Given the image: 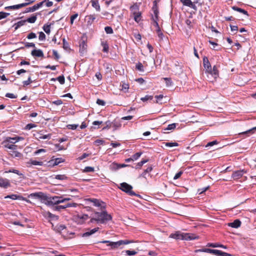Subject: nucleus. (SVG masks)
<instances>
[{
    "instance_id": "obj_1",
    "label": "nucleus",
    "mask_w": 256,
    "mask_h": 256,
    "mask_svg": "<svg viewBox=\"0 0 256 256\" xmlns=\"http://www.w3.org/2000/svg\"><path fill=\"white\" fill-rule=\"evenodd\" d=\"M112 219L111 215L108 214L106 211L95 212L93 214V217L90 220V222H96L98 224H104Z\"/></svg>"
},
{
    "instance_id": "obj_2",
    "label": "nucleus",
    "mask_w": 256,
    "mask_h": 256,
    "mask_svg": "<svg viewBox=\"0 0 256 256\" xmlns=\"http://www.w3.org/2000/svg\"><path fill=\"white\" fill-rule=\"evenodd\" d=\"M170 238L176 240H191L198 239L199 236H196L194 234L192 233H183L180 232H176L174 234H170Z\"/></svg>"
},
{
    "instance_id": "obj_3",
    "label": "nucleus",
    "mask_w": 256,
    "mask_h": 256,
    "mask_svg": "<svg viewBox=\"0 0 256 256\" xmlns=\"http://www.w3.org/2000/svg\"><path fill=\"white\" fill-rule=\"evenodd\" d=\"M131 242V241L128 240H120L116 242H110L108 246H110L112 249L122 248V246L128 244Z\"/></svg>"
},
{
    "instance_id": "obj_4",
    "label": "nucleus",
    "mask_w": 256,
    "mask_h": 256,
    "mask_svg": "<svg viewBox=\"0 0 256 256\" xmlns=\"http://www.w3.org/2000/svg\"><path fill=\"white\" fill-rule=\"evenodd\" d=\"M132 14L134 20L138 22L141 20V12L138 10L137 6H133L130 7Z\"/></svg>"
},
{
    "instance_id": "obj_5",
    "label": "nucleus",
    "mask_w": 256,
    "mask_h": 256,
    "mask_svg": "<svg viewBox=\"0 0 256 256\" xmlns=\"http://www.w3.org/2000/svg\"><path fill=\"white\" fill-rule=\"evenodd\" d=\"M120 188L122 191L128 193L130 196H136V195L135 192L132 190V187L130 185L128 184L126 182H122V183L120 184Z\"/></svg>"
},
{
    "instance_id": "obj_6",
    "label": "nucleus",
    "mask_w": 256,
    "mask_h": 256,
    "mask_svg": "<svg viewBox=\"0 0 256 256\" xmlns=\"http://www.w3.org/2000/svg\"><path fill=\"white\" fill-rule=\"evenodd\" d=\"M32 2H34V1H32L29 2H24V3H22V4H18L8 6L6 7L5 9H6V10H17V9L20 8H22L24 7Z\"/></svg>"
},
{
    "instance_id": "obj_7",
    "label": "nucleus",
    "mask_w": 256,
    "mask_h": 256,
    "mask_svg": "<svg viewBox=\"0 0 256 256\" xmlns=\"http://www.w3.org/2000/svg\"><path fill=\"white\" fill-rule=\"evenodd\" d=\"M96 14H90L86 16L84 20L88 26H91L96 19Z\"/></svg>"
},
{
    "instance_id": "obj_8",
    "label": "nucleus",
    "mask_w": 256,
    "mask_h": 256,
    "mask_svg": "<svg viewBox=\"0 0 256 256\" xmlns=\"http://www.w3.org/2000/svg\"><path fill=\"white\" fill-rule=\"evenodd\" d=\"M246 172V170H236L233 172L232 177L234 180L239 179Z\"/></svg>"
},
{
    "instance_id": "obj_9",
    "label": "nucleus",
    "mask_w": 256,
    "mask_h": 256,
    "mask_svg": "<svg viewBox=\"0 0 256 256\" xmlns=\"http://www.w3.org/2000/svg\"><path fill=\"white\" fill-rule=\"evenodd\" d=\"M86 201L92 202L94 206L102 208L103 207L102 205L104 204L102 201L96 198H88Z\"/></svg>"
},
{
    "instance_id": "obj_10",
    "label": "nucleus",
    "mask_w": 256,
    "mask_h": 256,
    "mask_svg": "<svg viewBox=\"0 0 256 256\" xmlns=\"http://www.w3.org/2000/svg\"><path fill=\"white\" fill-rule=\"evenodd\" d=\"M46 1V0H44L42 2H40L38 4H34L32 7H30L27 8L26 12H33L38 9L40 8L42 4Z\"/></svg>"
},
{
    "instance_id": "obj_11",
    "label": "nucleus",
    "mask_w": 256,
    "mask_h": 256,
    "mask_svg": "<svg viewBox=\"0 0 256 256\" xmlns=\"http://www.w3.org/2000/svg\"><path fill=\"white\" fill-rule=\"evenodd\" d=\"M10 186L8 180L0 177V187L6 188Z\"/></svg>"
},
{
    "instance_id": "obj_12",
    "label": "nucleus",
    "mask_w": 256,
    "mask_h": 256,
    "mask_svg": "<svg viewBox=\"0 0 256 256\" xmlns=\"http://www.w3.org/2000/svg\"><path fill=\"white\" fill-rule=\"evenodd\" d=\"M30 198H38L41 200L46 199V195L42 192L32 193L28 196Z\"/></svg>"
},
{
    "instance_id": "obj_13",
    "label": "nucleus",
    "mask_w": 256,
    "mask_h": 256,
    "mask_svg": "<svg viewBox=\"0 0 256 256\" xmlns=\"http://www.w3.org/2000/svg\"><path fill=\"white\" fill-rule=\"evenodd\" d=\"M154 6L152 8L154 16H152V20H158V8L156 4V0L154 2Z\"/></svg>"
},
{
    "instance_id": "obj_14",
    "label": "nucleus",
    "mask_w": 256,
    "mask_h": 256,
    "mask_svg": "<svg viewBox=\"0 0 256 256\" xmlns=\"http://www.w3.org/2000/svg\"><path fill=\"white\" fill-rule=\"evenodd\" d=\"M99 230V228H95L93 229H88V230L82 234V237H88L94 234Z\"/></svg>"
},
{
    "instance_id": "obj_15",
    "label": "nucleus",
    "mask_w": 256,
    "mask_h": 256,
    "mask_svg": "<svg viewBox=\"0 0 256 256\" xmlns=\"http://www.w3.org/2000/svg\"><path fill=\"white\" fill-rule=\"evenodd\" d=\"M206 72L209 74H211L214 80H216L218 76V71L216 66L213 67L212 70L211 68V70H208Z\"/></svg>"
},
{
    "instance_id": "obj_16",
    "label": "nucleus",
    "mask_w": 256,
    "mask_h": 256,
    "mask_svg": "<svg viewBox=\"0 0 256 256\" xmlns=\"http://www.w3.org/2000/svg\"><path fill=\"white\" fill-rule=\"evenodd\" d=\"M31 54L33 56L44 57V53L41 50H34L32 51Z\"/></svg>"
},
{
    "instance_id": "obj_17",
    "label": "nucleus",
    "mask_w": 256,
    "mask_h": 256,
    "mask_svg": "<svg viewBox=\"0 0 256 256\" xmlns=\"http://www.w3.org/2000/svg\"><path fill=\"white\" fill-rule=\"evenodd\" d=\"M184 6H189L194 9L196 8L195 4L191 1V0H180Z\"/></svg>"
},
{
    "instance_id": "obj_18",
    "label": "nucleus",
    "mask_w": 256,
    "mask_h": 256,
    "mask_svg": "<svg viewBox=\"0 0 256 256\" xmlns=\"http://www.w3.org/2000/svg\"><path fill=\"white\" fill-rule=\"evenodd\" d=\"M77 206L76 203H69L64 206H59L56 207V210H59L61 208L64 209L70 207H76Z\"/></svg>"
},
{
    "instance_id": "obj_19",
    "label": "nucleus",
    "mask_w": 256,
    "mask_h": 256,
    "mask_svg": "<svg viewBox=\"0 0 256 256\" xmlns=\"http://www.w3.org/2000/svg\"><path fill=\"white\" fill-rule=\"evenodd\" d=\"M241 222L239 220H236L228 224V226L234 228H238L240 226Z\"/></svg>"
},
{
    "instance_id": "obj_20",
    "label": "nucleus",
    "mask_w": 256,
    "mask_h": 256,
    "mask_svg": "<svg viewBox=\"0 0 256 256\" xmlns=\"http://www.w3.org/2000/svg\"><path fill=\"white\" fill-rule=\"evenodd\" d=\"M203 63L204 68L206 69V71L208 70H211V65L208 61V58L206 57H204L203 58Z\"/></svg>"
},
{
    "instance_id": "obj_21",
    "label": "nucleus",
    "mask_w": 256,
    "mask_h": 256,
    "mask_svg": "<svg viewBox=\"0 0 256 256\" xmlns=\"http://www.w3.org/2000/svg\"><path fill=\"white\" fill-rule=\"evenodd\" d=\"M90 2L93 8H94L97 12H100V7L98 2L96 0H91Z\"/></svg>"
},
{
    "instance_id": "obj_22",
    "label": "nucleus",
    "mask_w": 256,
    "mask_h": 256,
    "mask_svg": "<svg viewBox=\"0 0 256 256\" xmlns=\"http://www.w3.org/2000/svg\"><path fill=\"white\" fill-rule=\"evenodd\" d=\"M3 144L4 147L7 148L9 149H12V150L15 149L16 146V145H14V144L10 143L9 142H7L6 140H5L3 142Z\"/></svg>"
},
{
    "instance_id": "obj_23",
    "label": "nucleus",
    "mask_w": 256,
    "mask_h": 256,
    "mask_svg": "<svg viewBox=\"0 0 256 256\" xmlns=\"http://www.w3.org/2000/svg\"><path fill=\"white\" fill-rule=\"evenodd\" d=\"M207 246L212 248H222L224 249L226 248V246L217 243H209L208 244Z\"/></svg>"
},
{
    "instance_id": "obj_24",
    "label": "nucleus",
    "mask_w": 256,
    "mask_h": 256,
    "mask_svg": "<svg viewBox=\"0 0 256 256\" xmlns=\"http://www.w3.org/2000/svg\"><path fill=\"white\" fill-rule=\"evenodd\" d=\"M232 9L234 10H236V11L238 12H240L242 13L243 14L246 15L247 16H248V13L247 11L245 10L244 9L239 8L236 7V6H233L232 7Z\"/></svg>"
},
{
    "instance_id": "obj_25",
    "label": "nucleus",
    "mask_w": 256,
    "mask_h": 256,
    "mask_svg": "<svg viewBox=\"0 0 256 256\" xmlns=\"http://www.w3.org/2000/svg\"><path fill=\"white\" fill-rule=\"evenodd\" d=\"M87 45L86 43L82 41L80 44V52L81 53H84L86 49Z\"/></svg>"
},
{
    "instance_id": "obj_26",
    "label": "nucleus",
    "mask_w": 256,
    "mask_h": 256,
    "mask_svg": "<svg viewBox=\"0 0 256 256\" xmlns=\"http://www.w3.org/2000/svg\"><path fill=\"white\" fill-rule=\"evenodd\" d=\"M210 254H214V255H216V256H221V254L222 253V252L220 250H212V249H210Z\"/></svg>"
},
{
    "instance_id": "obj_27",
    "label": "nucleus",
    "mask_w": 256,
    "mask_h": 256,
    "mask_svg": "<svg viewBox=\"0 0 256 256\" xmlns=\"http://www.w3.org/2000/svg\"><path fill=\"white\" fill-rule=\"evenodd\" d=\"M102 45L103 47L102 51L105 52H108V46L106 42H102Z\"/></svg>"
},
{
    "instance_id": "obj_28",
    "label": "nucleus",
    "mask_w": 256,
    "mask_h": 256,
    "mask_svg": "<svg viewBox=\"0 0 256 256\" xmlns=\"http://www.w3.org/2000/svg\"><path fill=\"white\" fill-rule=\"evenodd\" d=\"M156 33L158 34V36L160 38V40H162L164 39V35L163 34L160 28H158V29L156 30Z\"/></svg>"
},
{
    "instance_id": "obj_29",
    "label": "nucleus",
    "mask_w": 256,
    "mask_h": 256,
    "mask_svg": "<svg viewBox=\"0 0 256 256\" xmlns=\"http://www.w3.org/2000/svg\"><path fill=\"white\" fill-rule=\"evenodd\" d=\"M36 18H37V17L36 16H32L30 17V18H28L27 20H26L27 22H28L30 23H34L36 21Z\"/></svg>"
},
{
    "instance_id": "obj_30",
    "label": "nucleus",
    "mask_w": 256,
    "mask_h": 256,
    "mask_svg": "<svg viewBox=\"0 0 256 256\" xmlns=\"http://www.w3.org/2000/svg\"><path fill=\"white\" fill-rule=\"evenodd\" d=\"M45 214L46 216H48L49 218L53 219V220H58V216L54 215V214H52V213H50V212H45Z\"/></svg>"
},
{
    "instance_id": "obj_31",
    "label": "nucleus",
    "mask_w": 256,
    "mask_h": 256,
    "mask_svg": "<svg viewBox=\"0 0 256 256\" xmlns=\"http://www.w3.org/2000/svg\"><path fill=\"white\" fill-rule=\"evenodd\" d=\"M4 172L5 173L13 172V173H14V174L18 175V176H23L22 174L20 173L18 170H15V169H10L9 170L6 171Z\"/></svg>"
},
{
    "instance_id": "obj_32",
    "label": "nucleus",
    "mask_w": 256,
    "mask_h": 256,
    "mask_svg": "<svg viewBox=\"0 0 256 256\" xmlns=\"http://www.w3.org/2000/svg\"><path fill=\"white\" fill-rule=\"evenodd\" d=\"M26 22V20H20V21H19L16 24V29H17L18 28L24 26Z\"/></svg>"
},
{
    "instance_id": "obj_33",
    "label": "nucleus",
    "mask_w": 256,
    "mask_h": 256,
    "mask_svg": "<svg viewBox=\"0 0 256 256\" xmlns=\"http://www.w3.org/2000/svg\"><path fill=\"white\" fill-rule=\"evenodd\" d=\"M176 123H173V124H170L168 125V126L166 128L164 129V130H174L176 128Z\"/></svg>"
},
{
    "instance_id": "obj_34",
    "label": "nucleus",
    "mask_w": 256,
    "mask_h": 256,
    "mask_svg": "<svg viewBox=\"0 0 256 256\" xmlns=\"http://www.w3.org/2000/svg\"><path fill=\"white\" fill-rule=\"evenodd\" d=\"M43 30H44L47 34H49L50 32V25L48 24H44L43 26Z\"/></svg>"
},
{
    "instance_id": "obj_35",
    "label": "nucleus",
    "mask_w": 256,
    "mask_h": 256,
    "mask_svg": "<svg viewBox=\"0 0 256 256\" xmlns=\"http://www.w3.org/2000/svg\"><path fill=\"white\" fill-rule=\"evenodd\" d=\"M40 136L37 138L38 139H46V138H50L51 136L50 134H44L42 135V134H40Z\"/></svg>"
},
{
    "instance_id": "obj_36",
    "label": "nucleus",
    "mask_w": 256,
    "mask_h": 256,
    "mask_svg": "<svg viewBox=\"0 0 256 256\" xmlns=\"http://www.w3.org/2000/svg\"><path fill=\"white\" fill-rule=\"evenodd\" d=\"M28 163L32 165L42 166V162L36 161L35 160H30Z\"/></svg>"
},
{
    "instance_id": "obj_37",
    "label": "nucleus",
    "mask_w": 256,
    "mask_h": 256,
    "mask_svg": "<svg viewBox=\"0 0 256 256\" xmlns=\"http://www.w3.org/2000/svg\"><path fill=\"white\" fill-rule=\"evenodd\" d=\"M165 146L168 147H173V146H178V144L177 142H166Z\"/></svg>"
},
{
    "instance_id": "obj_38",
    "label": "nucleus",
    "mask_w": 256,
    "mask_h": 256,
    "mask_svg": "<svg viewBox=\"0 0 256 256\" xmlns=\"http://www.w3.org/2000/svg\"><path fill=\"white\" fill-rule=\"evenodd\" d=\"M21 198H22L21 196H18L16 194H12V195L7 196H5L4 198H10L12 200H16V199Z\"/></svg>"
},
{
    "instance_id": "obj_39",
    "label": "nucleus",
    "mask_w": 256,
    "mask_h": 256,
    "mask_svg": "<svg viewBox=\"0 0 256 256\" xmlns=\"http://www.w3.org/2000/svg\"><path fill=\"white\" fill-rule=\"evenodd\" d=\"M67 177L64 174H58L56 176L55 178L60 180H64L66 179Z\"/></svg>"
},
{
    "instance_id": "obj_40",
    "label": "nucleus",
    "mask_w": 256,
    "mask_h": 256,
    "mask_svg": "<svg viewBox=\"0 0 256 256\" xmlns=\"http://www.w3.org/2000/svg\"><path fill=\"white\" fill-rule=\"evenodd\" d=\"M44 200V203L46 204L48 206L53 205V204L52 202V201L50 198H47L46 196V199Z\"/></svg>"
},
{
    "instance_id": "obj_41",
    "label": "nucleus",
    "mask_w": 256,
    "mask_h": 256,
    "mask_svg": "<svg viewBox=\"0 0 256 256\" xmlns=\"http://www.w3.org/2000/svg\"><path fill=\"white\" fill-rule=\"evenodd\" d=\"M141 154V152H137L132 156V159L133 161L136 160L140 156Z\"/></svg>"
},
{
    "instance_id": "obj_42",
    "label": "nucleus",
    "mask_w": 256,
    "mask_h": 256,
    "mask_svg": "<svg viewBox=\"0 0 256 256\" xmlns=\"http://www.w3.org/2000/svg\"><path fill=\"white\" fill-rule=\"evenodd\" d=\"M105 32L108 34H112L113 33V30L110 26H106L104 28Z\"/></svg>"
},
{
    "instance_id": "obj_43",
    "label": "nucleus",
    "mask_w": 256,
    "mask_h": 256,
    "mask_svg": "<svg viewBox=\"0 0 256 256\" xmlns=\"http://www.w3.org/2000/svg\"><path fill=\"white\" fill-rule=\"evenodd\" d=\"M50 198L52 201V202L53 204V205L58 204V196L50 197Z\"/></svg>"
},
{
    "instance_id": "obj_44",
    "label": "nucleus",
    "mask_w": 256,
    "mask_h": 256,
    "mask_svg": "<svg viewBox=\"0 0 256 256\" xmlns=\"http://www.w3.org/2000/svg\"><path fill=\"white\" fill-rule=\"evenodd\" d=\"M38 38L40 40H44L46 39L45 34L42 32H40Z\"/></svg>"
},
{
    "instance_id": "obj_45",
    "label": "nucleus",
    "mask_w": 256,
    "mask_h": 256,
    "mask_svg": "<svg viewBox=\"0 0 256 256\" xmlns=\"http://www.w3.org/2000/svg\"><path fill=\"white\" fill-rule=\"evenodd\" d=\"M10 15L9 13H6L4 12H0V20L6 18L8 16Z\"/></svg>"
},
{
    "instance_id": "obj_46",
    "label": "nucleus",
    "mask_w": 256,
    "mask_h": 256,
    "mask_svg": "<svg viewBox=\"0 0 256 256\" xmlns=\"http://www.w3.org/2000/svg\"><path fill=\"white\" fill-rule=\"evenodd\" d=\"M152 98L153 97L152 96L146 95L144 97L142 98L140 100L143 102H145L148 100H152Z\"/></svg>"
},
{
    "instance_id": "obj_47",
    "label": "nucleus",
    "mask_w": 256,
    "mask_h": 256,
    "mask_svg": "<svg viewBox=\"0 0 256 256\" xmlns=\"http://www.w3.org/2000/svg\"><path fill=\"white\" fill-rule=\"evenodd\" d=\"M13 139H15V137L14 138H10V137H8L6 138V140L10 143H11L12 144H15L16 142H15L16 140H14Z\"/></svg>"
},
{
    "instance_id": "obj_48",
    "label": "nucleus",
    "mask_w": 256,
    "mask_h": 256,
    "mask_svg": "<svg viewBox=\"0 0 256 256\" xmlns=\"http://www.w3.org/2000/svg\"><path fill=\"white\" fill-rule=\"evenodd\" d=\"M136 68L139 71H140V72H143L144 71L143 66L140 62H139L138 64H136Z\"/></svg>"
},
{
    "instance_id": "obj_49",
    "label": "nucleus",
    "mask_w": 256,
    "mask_h": 256,
    "mask_svg": "<svg viewBox=\"0 0 256 256\" xmlns=\"http://www.w3.org/2000/svg\"><path fill=\"white\" fill-rule=\"evenodd\" d=\"M57 80L60 82V83L62 84H64V77L63 76H59L57 78Z\"/></svg>"
},
{
    "instance_id": "obj_50",
    "label": "nucleus",
    "mask_w": 256,
    "mask_h": 256,
    "mask_svg": "<svg viewBox=\"0 0 256 256\" xmlns=\"http://www.w3.org/2000/svg\"><path fill=\"white\" fill-rule=\"evenodd\" d=\"M94 171V168L93 167L91 166H86L84 169V172H92Z\"/></svg>"
},
{
    "instance_id": "obj_51",
    "label": "nucleus",
    "mask_w": 256,
    "mask_h": 256,
    "mask_svg": "<svg viewBox=\"0 0 256 256\" xmlns=\"http://www.w3.org/2000/svg\"><path fill=\"white\" fill-rule=\"evenodd\" d=\"M125 252L128 256L134 255L137 253V252L134 250H126L125 251Z\"/></svg>"
},
{
    "instance_id": "obj_52",
    "label": "nucleus",
    "mask_w": 256,
    "mask_h": 256,
    "mask_svg": "<svg viewBox=\"0 0 256 256\" xmlns=\"http://www.w3.org/2000/svg\"><path fill=\"white\" fill-rule=\"evenodd\" d=\"M67 127L68 129L70 130H76L78 127V124H68Z\"/></svg>"
},
{
    "instance_id": "obj_53",
    "label": "nucleus",
    "mask_w": 256,
    "mask_h": 256,
    "mask_svg": "<svg viewBox=\"0 0 256 256\" xmlns=\"http://www.w3.org/2000/svg\"><path fill=\"white\" fill-rule=\"evenodd\" d=\"M208 188H209V186H206L205 188H200L198 190V192L199 193V194H202L203 192H206L207 190H208Z\"/></svg>"
},
{
    "instance_id": "obj_54",
    "label": "nucleus",
    "mask_w": 256,
    "mask_h": 256,
    "mask_svg": "<svg viewBox=\"0 0 256 256\" xmlns=\"http://www.w3.org/2000/svg\"><path fill=\"white\" fill-rule=\"evenodd\" d=\"M78 16V14H73L72 16H70V24H74V20Z\"/></svg>"
},
{
    "instance_id": "obj_55",
    "label": "nucleus",
    "mask_w": 256,
    "mask_h": 256,
    "mask_svg": "<svg viewBox=\"0 0 256 256\" xmlns=\"http://www.w3.org/2000/svg\"><path fill=\"white\" fill-rule=\"evenodd\" d=\"M113 126L114 128V130H116L117 128L120 126L121 124L120 122H116V120H114L112 122Z\"/></svg>"
},
{
    "instance_id": "obj_56",
    "label": "nucleus",
    "mask_w": 256,
    "mask_h": 256,
    "mask_svg": "<svg viewBox=\"0 0 256 256\" xmlns=\"http://www.w3.org/2000/svg\"><path fill=\"white\" fill-rule=\"evenodd\" d=\"M32 82V80H31V78H30V76H29L28 78V80L23 82V84L24 86H28V85L30 84Z\"/></svg>"
},
{
    "instance_id": "obj_57",
    "label": "nucleus",
    "mask_w": 256,
    "mask_h": 256,
    "mask_svg": "<svg viewBox=\"0 0 256 256\" xmlns=\"http://www.w3.org/2000/svg\"><path fill=\"white\" fill-rule=\"evenodd\" d=\"M106 126H104L102 129H108L112 126V123L110 122V121H107L106 122Z\"/></svg>"
},
{
    "instance_id": "obj_58",
    "label": "nucleus",
    "mask_w": 256,
    "mask_h": 256,
    "mask_svg": "<svg viewBox=\"0 0 256 256\" xmlns=\"http://www.w3.org/2000/svg\"><path fill=\"white\" fill-rule=\"evenodd\" d=\"M36 34H34V32H30L27 36V38L28 39L34 38H36Z\"/></svg>"
},
{
    "instance_id": "obj_59",
    "label": "nucleus",
    "mask_w": 256,
    "mask_h": 256,
    "mask_svg": "<svg viewBox=\"0 0 256 256\" xmlns=\"http://www.w3.org/2000/svg\"><path fill=\"white\" fill-rule=\"evenodd\" d=\"M253 130H256V126L246 132L240 133V134H246L251 132Z\"/></svg>"
},
{
    "instance_id": "obj_60",
    "label": "nucleus",
    "mask_w": 256,
    "mask_h": 256,
    "mask_svg": "<svg viewBox=\"0 0 256 256\" xmlns=\"http://www.w3.org/2000/svg\"><path fill=\"white\" fill-rule=\"evenodd\" d=\"M6 96L10 98H16V95L11 93H7L6 94Z\"/></svg>"
},
{
    "instance_id": "obj_61",
    "label": "nucleus",
    "mask_w": 256,
    "mask_h": 256,
    "mask_svg": "<svg viewBox=\"0 0 256 256\" xmlns=\"http://www.w3.org/2000/svg\"><path fill=\"white\" fill-rule=\"evenodd\" d=\"M218 142L216 140H214L212 142H209L206 146V147L211 146H214V144H217Z\"/></svg>"
},
{
    "instance_id": "obj_62",
    "label": "nucleus",
    "mask_w": 256,
    "mask_h": 256,
    "mask_svg": "<svg viewBox=\"0 0 256 256\" xmlns=\"http://www.w3.org/2000/svg\"><path fill=\"white\" fill-rule=\"evenodd\" d=\"M36 126L34 124H28L26 126V129L27 130H30L33 128L36 127Z\"/></svg>"
},
{
    "instance_id": "obj_63",
    "label": "nucleus",
    "mask_w": 256,
    "mask_h": 256,
    "mask_svg": "<svg viewBox=\"0 0 256 256\" xmlns=\"http://www.w3.org/2000/svg\"><path fill=\"white\" fill-rule=\"evenodd\" d=\"M182 174V171L179 172H178L177 174H176V175L174 177V180H177L178 178L181 176Z\"/></svg>"
},
{
    "instance_id": "obj_64",
    "label": "nucleus",
    "mask_w": 256,
    "mask_h": 256,
    "mask_svg": "<svg viewBox=\"0 0 256 256\" xmlns=\"http://www.w3.org/2000/svg\"><path fill=\"white\" fill-rule=\"evenodd\" d=\"M96 103L98 105H100V106H104L105 104H106L105 102L103 100H100V99H98L97 100Z\"/></svg>"
}]
</instances>
